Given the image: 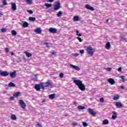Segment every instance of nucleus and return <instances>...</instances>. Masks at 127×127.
I'll list each match as a JSON object with an SVG mask.
<instances>
[{"label":"nucleus","instance_id":"49","mask_svg":"<svg viewBox=\"0 0 127 127\" xmlns=\"http://www.w3.org/2000/svg\"><path fill=\"white\" fill-rule=\"evenodd\" d=\"M14 100V96H11L10 97V101H13Z\"/></svg>","mask_w":127,"mask_h":127},{"label":"nucleus","instance_id":"59","mask_svg":"<svg viewBox=\"0 0 127 127\" xmlns=\"http://www.w3.org/2000/svg\"><path fill=\"white\" fill-rule=\"evenodd\" d=\"M124 41L125 42H127V39L125 38Z\"/></svg>","mask_w":127,"mask_h":127},{"label":"nucleus","instance_id":"27","mask_svg":"<svg viewBox=\"0 0 127 127\" xmlns=\"http://www.w3.org/2000/svg\"><path fill=\"white\" fill-rule=\"evenodd\" d=\"M28 25V23H27V22H24L23 24V27H27Z\"/></svg>","mask_w":127,"mask_h":127},{"label":"nucleus","instance_id":"26","mask_svg":"<svg viewBox=\"0 0 127 127\" xmlns=\"http://www.w3.org/2000/svg\"><path fill=\"white\" fill-rule=\"evenodd\" d=\"M45 6H46V7H47L48 8H49V7H51L52 6V4L46 3L45 4Z\"/></svg>","mask_w":127,"mask_h":127},{"label":"nucleus","instance_id":"64","mask_svg":"<svg viewBox=\"0 0 127 127\" xmlns=\"http://www.w3.org/2000/svg\"><path fill=\"white\" fill-rule=\"evenodd\" d=\"M106 22H109V19L106 20Z\"/></svg>","mask_w":127,"mask_h":127},{"label":"nucleus","instance_id":"8","mask_svg":"<svg viewBox=\"0 0 127 127\" xmlns=\"http://www.w3.org/2000/svg\"><path fill=\"white\" fill-rule=\"evenodd\" d=\"M19 105H20L22 109H25V107H26V105L25 104V103H24V101L22 100H19Z\"/></svg>","mask_w":127,"mask_h":127},{"label":"nucleus","instance_id":"40","mask_svg":"<svg viewBox=\"0 0 127 127\" xmlns=\"http://www.w3.org/2000/svg\"><path fill=\"white\" fill-rule=\"evenodd\" d=\"M112 120H116V119H117V116L116 115H112Z\"/></svg>","mask_w":127,"mask_h":127},{"label":"nucleus","instance_id":"25","mask_svg":"<svg viewBox=\"0 0 127 127\" xmlns=\"http://www.w3.org/2000/svg\"><path fill=\"white\" fill-rule=\"evenodd\" d=\"M45 45H46L47 47H51L52 44L51 43L46 42L44 43Z\"/></svg>","mask_w":127,"mask_h":127},{"label":"nucleus","instance_id":"37","mask_svg":"<svg viewBox=\"0 0 127 127\" xmlns=\"http://www.w3.org/2000/svg\"><path fill=\"white\" fill-rule=\"evenodd\" d=\"M77 39L79 40V42H82L83 41V40H82V39L79 37H77Z\"/></svg>","mask_w":127,"mask_h":127},{"label":"nucleus","instance_id":"50","mask_svg":"<svg viewBox=\"0 0 127 127\" xmlns=\"http://www.w3.org/2000/svg\"><path fill=\"white\" fill-rule=\"evenodd\" d=\"M47 2H53L54 0H47Z\"/></svg>","mask_w":127,"mask_h":127},{"label":"nucleus","instance_id":"12","mask_svg":"<svg viewBox=\"0 0 127 127\" xmlns=\"http://www.w3.org/2000/svg\"><path fill=\"white\" fill-rule=\"evenodd\" d=\"M49 31L51 32V33H56L57 32V30L55 29V28H50L49 30Z\"/></svg>","mask_w":127,"mask_h":127},{"label":"nucleus","instance_id":"3","mask_svg":"<svg viewBox=\"0 0 127 127\" xmlns=\"http://www.w3.org/2000/svg\"><path fill=\"white\" fill-rule=\"evenodd\" d=\"M86 51L89 55L93 56L94 55V52H95V49H93L91 46H88L87 47Z\"/></svg>","mask_w":127,"mask_h":127},{"label":"nucleus","instance_id":"41","mask_svg":"<svg viewBox=\"0 0 127 127\" xmlns=\"http://www.w3.org/2000/svg\"><path fill=\"white\" fill-rule=\"evenodd\" d=\"M27 3L30 4L32 1V0H26Z\"/></svg>","mask_w":127,"mask_h":127},{"label":"nucleus","instance_id":"42","mask_svg":"<svg viewBox=\"0 0 127 127\" xmlns=\"http://www.w3.org/2000/svg\"><path fill=\"white\" fill-rule=\"evenodd\" d=\"M27 12H29V13H30V14H32V13H33V11L31 10H28L27 11Z\"/></svg>","mask_w":127,"mask_h":127},{"label":"nucleus","instance_id":"63","mask_svg":"<svg viewBox=\"0 0 127 127\" xmlns=\"http://www.w3.org/2000/svg\"><path fill=\"white\" fill-rule=\"evenodd\" d=\"M0 7H3V6H2V5L0 4Z\"/></svg>","mask_w":127,"mask_h":127},{"label":"nucleus","instance_id":"19","mask_svg":"<svg viewBox=\"0 0 127 127\" xmlns=\"http://www.w3.org/2000/svg\"><path fill=\"white\" fill-rule=\"evenodd\" d=\"M19 95H20V92H15L13 94V97H14L15 98H17V97L19 96Z\"/></svg>","mask_w":127,"mask_h":127},{"label":"nucleus","instance_id":"45","mask_svg":"<svg viewBox=\"0 0 127 127\" xmlns=\"http://www.w3.org/2000/svg\"><path fill=\"white\" fill-rule=\"evenodd\" d=\"M104 99L103 98H101L100 99V102L101 103H104Z\"/></svg>","mask_w":127,"mask_h":127},{"label":"nucleus","instance_id":"5","mask_svg":"<svg viewBox=\"0 0 127 127\" xmlns=\"http://www.w3.org/2000/svg\"><path fill=\"white\" fill-rule=\"evenodd\" d=\"M0 75L1 77H7L9 75V73L7 71L0 70Z\"/></svg>","mask_w":127,"mask_h":127},{"label":"nucleus","instance_id":"54","mask_svg":"<svg viewBox=\"0 0 127 127\" xmlns=\"http://www.w3.org/2000/svg\"><path fill=\"white\" fill-rule=\"evenodd\" d=\"M73 56H74L75 57H77V56H79V54H74L73 55Z\"/></svg>","mask_w":127,"mask_h":127},{"label":"nucleus","instance_id":"44","mask_svg":"<svg viewBox=\"0 0 127 127\" xmlns=\"http://www.w3.org/2000/svg\"><path fill=\"white\" fill-rule=\"evenodd\" d=\"M121 78L122 79H123V82H125V81H126V78H125V76H121Z\"/></svg>","mask_w":127,"mask_h":127},{"label":"nucleus","instance_id":"32","mask_svg":"<svg viewBox=\"0 0 127 127\" xmlns=\"http://www.w3.org/2000/svg\"><path fill=\"white\" fill-rule=\"evenodd\" d=\"M11 33L12 35L15 36L16 35L17 33H16V31H15V30H12L11 31Z\"/></svg>","mask_w":127,"mask_h":127},{"label":"nucleus","instance_id":"60","mask_svg":"<svg viewBox=\"0 0 127 127\" xmlns=\"http://www.w3.org/2000/svg\"><path fill=\"white\" fill-rule=\"evenodd\" d=\"M73 104H74V105L75 106H76V105H77V102H74L73 103Z\"/></svg>","mask_w":127,"mask_h":127},{"label":"nucleus","instance_id":"7","mask_svg":"<svg viewBox=\"0 0 127 127\" xmlns=\"http://www.w3.org/2000/svg\"><path fill=\"white\" fill-rule=\"evenodd\" d=\"M88 112L89 115H91V116H93V117H95L96 116V112L94 111V110L89 108L88 109Z\"/></svg>","mask_w":127,"mask_h":127},{"label":"nucleus","instance_id":"6","mask_svg":"<svg viewBox=\"0 0 127 127\" xmlns=\"http://www.w3.org/2000/svg\"><path fill=\"white\" fill-rule=\"evenodd\" d=\"M42 82H40L39 84L35 85V89L36 91H40V89H42Z\"/></svg>","mask_w":127,"mask_h":127},{"label":"nucleus","instance_id":"21","mask_svg":"<svg viewBox=\"0 0 127 127\" xmlns=\"http://www.w3.org/2000/svg\"><path fill=\"white\" fill-rule=\"evenodd\" d=\"M36 18H35V17H29V20H30V21H35Z\"/></svg>","mask_w":127,"mask_h":127},{"label":"nucleus","instance_id":"14","mask_svg":"<svg viewBox=\"0 0 127 127\" xmlns=\"http://www.w3.org/2000/svg\"><path fill=\"white\" fill-rule=\"evenodd\" d=\"M116 106L117 107V108L121 109V108L123 107V105L121 102H116Z\"/></svg>","mask_w":127,"mask_h":127},{"label":"nucleus","instance_id":"62","mask_svg":"<svg viewBox=\"0 0 127 127\" xmlns=\"http://www.w3.org/2000/svg\"><path fill=\"white\" fill-rule=\"evenodd\" d=\"M76 32L77 34H78V33H79V31L76 30Z\"/></svg>","mask_w":127,"mask_h":127},{"label":"nucleus","instance_id":"29","mask_svg":"<svg viewBox=\"0 0 127 127\" xmlns=\"http://www.w3.org/2000/svg\"><path fill=\"white\" fill-rule=\"evenodd\" d=\"M25 53L26 56H27V57H28V58L31 57L32 55L30 53L26 52Z\"/></svg>","mask_w":127,"mask_h":127},{"label":"nucleus","instance_id":"24","mask_svg":"<svg viewBox=\"0 0 127 127\" xmlns=\"http://www.w3.org/2000/svg\"><path fill=\"white\" fill-rule=\"evenodd\" d=\"M109 124V121L108 120L105 119L103 121L102 125H108Z\"/></svg>","mask_w":127,"mask_h":127},{"label":"nucleus","instance_id":"30","mask_svg":"<svg viewBox=\"0 0 127 127\" xmlns=\"http://www.w3.org/2000/svg\"><path fill=\"white\" fill-rule=\"evenodd\" d=\"M74 21H78L79 20V17L77 16H75L73 17Z\"/></svg>","mask_w":127,"mask_h":127},{"label":"nucleus","instance_id":"52","mask_svg":"<svg viewBox=\"0 0 127 127\" xmlns=\"http://www.w3.org/2000/svg\"><path fill=\"white\" fill-rule=\"evenodd\" d=\"M121 38L124 40L126 38V36L125 35L121 36Z\"/></svg>","mask_w":127,"mask_h":127},{"label":"nucleus","instance_id":"51","mask_svg":"<svg viewBox=\"0 0 127 127\" xmlns=\"http://www.w3.org/2000/svg\"><path fill=\"white\" fill-rule=\"evenodd\" d=\"M56 54V52H55L54 51H53L51 53L52 55H55Z\"/></svg>","mask_w":127,"mask_h":127},{"label":"nucleus","instance_id":"10","mask_svg":"<svg viewBox=\"0 0 127 127\" xmlns=\"http://www.w3.org/2000/svg\"><path fill=\"white\" fill-rule=\"evenodd\" d=\"M11 9L13 11H15L16 10V4L14 2H12L11 3Z\"/></svg>","mask_w":127,"mask_h":127},{"label":"nucleus","instance_id":"16","mask_svg":"<svg viewBox=\"0 0 127 127\" xmlns=\"http://www.w3.org/2000/svg\"><path fill=\"white\" fill-rule=\"evenodd\" d=\"M105 48L108 50H109V49H110V48H111V44L110 43V42H108L106 43V44L105 45Z\"/></svg>","mask_w":127,"mask_h":127},{"label":"nucleus","instance_id":"48","mask_svg":"<svg viewBox=\"0 0 127 127\" xmlns=\"http://www.w3.org/2000/svg\"><path fill=\"white\" fill-rule=\"evenodd\" d=\"M72 126L73 127H76V126H77V123L74 122L72 123Z\"/></svg>","mask_w":127,"mask_h":127},{"label":"nucleus","instance_id":"31","mask_svg":"<svg viewBox=\"0 0 127 127\" xmlns=\"http://www.w3.org/2000/svg\"><path fill=\"white\" fill-rule=\"evenodd\" d=\"M119 98H120V96L117 95V96L114 97L113 100H114V101H118V100H119Z\"/></svg>","mask_w":127,"mask_h":127},{"label":"nucleus","instance_id":"18","mask_svg":"<svg viewBox=\"0 0 127 127\" xmlns=\"http://www.w3.org/2000/svg\"><path fill=\"white\" fill-rule=\"evenodd\" d=\"M55 96H56V94L55 93L51 94L49 95V98L51 99V100H53V99L55 98Z\"/></svg>","mask_w":127,"mask_h":127},{"label":"nucleus","instance_id":"35","mask_svg":"<svg viewBox=\"0 0 127 127\" xmlns=\"http://www.w3.org/2000/svg\"><path fill=\"white\" fill-rule=\"evenodd\" d=\"M1 32H6V29H5L4 28H2V29H1Z\"/></svg>","mask_w":127,"mask_h":127},{"label":"nucleus","instance_id":"23","mask_svg":"<svg viewBox=\"0 0 127 127\" xmlns=\"http://www.w3.org/2000/svg\"><path fill=\"white\" fill-rule=\"evenodd\" d=\"M11 119L13 121H15V120H16V116H15V115L12 114L11 116Z\"/></svg>","mask_w":127,"mask_h":127},{"label":"nucleus","instance_id":"57","mask_svg":"<svg viewBox=\"0 0 127 127\" xmlns=\"http://www.w3.org/2000/svg\"><path fill=\"white\" fill-rule=\"evenodd\" d=\"M121 88L123 90H124V89H125V86H121Z\"/></svg>","mask_w":127,"mask_h":127},{"label":"nucleus","instance_id":"20","mask_svg":"<svg viewBox=\"0 0 127 127\" xmlns=\"http://www.w3.org/2000/svg\"><path fill=\"white\" fill-rule=\"evenodd\" d=\"M62 14H63V13L62 12V11H60L57 14V16H58V17H60L62 16Z\"/></svg>","mask_w":127,"mask_h":127},{"label":"nucleus","instance_id":"47","mask_svg":"<svg viewBox=\"0 0 127 127\" xmlns=\"http://www.w3.org/2000/svg\"><path fill=\"white\" fill-rule=\"evenodd\" d=\"M79 53H80V54H84V50H79Z\"/></svg>","mask_w":127,"mask_h":127},{"label":"nucleus","instance_id":"2","mask_svg":"<svg viewBox=\"0 0 127 127\" xmlns=\"http://www.w3.org/2000/svg\"><path fill=\"white\" fill-rule=\"evenodd\" d=\"M42 87V90H44L45 88H47V87H50V88H52L53 86V83L51 80H48L46 83L42 82V84L41 85Z\"/></svg>","mask_w":127,"mask_h":127},{"label":"nucleus","instance_id":"58","mask_svg":"<svg viewBox=\"0 0 127 127\" xmlns=\"http://www.w3.org/2000/svg\"><path fill=\"white\" fill-rule=\"evenodd\" d=\"M2 15H3L2 13H0V17H1Z\"/></svg>","mask_w":127,"mask_h":127},{"label":"nucleus","instance_id":"39","mask_svg":"<svg viewBox=\"0 0 127 127\" xmlns=\"http://www.w3.org/2000/svg\"><path fill=\"white\" fill-rule=\"evenodd\" d=\"M33 81H37V76L36 75H35L34 77H33Z\"/></svg>","mask_w":127,"mask_h":127},{"label":"nucleus","instance_id":"1","mask_svg":"<svg viewBox=\"0 0 127 127\" xmlns=\"http://www.w3.org/2000/svg\"><path fill=\"white\" fill-rule=\"evenodd\" d=\"M73 83L77 86L78 88H79V90L81 91H85L86 90V86H85V85L83 84V82L82 81L80 80H76L74 79L73 80Z\"/></svg>","mask_w":127,"mask_h":127},{"label":"nucleus","instance_id":"13","mask_svg":"<svg viewBox=\"0 0 127 127\" xmlns=\"http://www.w3.org/2000/svg\"><path fill=\"white\" fill-rule=\"evenodd\" d=\"M108 82H109V83H110V84H111V85H114V84H115V80H114V79L113 78H109L107 80Z\"/></svg>","mask_w":127,"mask_h":127},{"label":"nucleus","instance_id":"9","mask_svg":"<svg viewBox=\"0 0 127 127\" xmlns=\"http://www.w3.org/2000/svg\"><path fill=\"white\" fill-rule=\"evenodd\" d=\"M9 75L12 79H13V78H15L16 77V70H14L13 72H11V73H9Z\"/></svg>","mask_w":127,"mask_h":127},{"label":"nucleus","instance_id":"36","mask_svg":"<svg viewBox=\"0 0 127 127\" xmlns=\"http://www.w3.org/2000/svg\"><path fill=\"white\" fill-rule=\"evenodd\" d=\"M59 76L60 78H63L64 77V74L63 73H60Z\"/></svg>","mask_w":127,"mask_h":127},{"label":"nucleus","instance_id":"53","mask_svg":"<svg viewBox=\"0 0 127 127\" xmlns=\"http://www.w3.org/2000/svg\"><path fill=\"white\" fill-rule=\"evenodd\" d=\"M118 70L119 71V72H122V67H120Z\"/></svg>","mask_w":127,"mask_h":127},{"label":"nucleus","instance_id":"4","mask_svg":"<svg viewBox=\"0 0 127 127\" xmlns=\"http://www.w3.org/2000/svg\"><path fill=\"white\" fill-rule=\"evenodd\" d=\"M61 7V5L60 4V1H57L56 2V4L54 5V9L55 11L58 10V9H60V7Z\"/></svg>","mask_w":127,"mask_h":127},{"label":"nucleus","instance_id":"43","mask_svg":"<svg viewBox=\"0 0 127 127\" xmlns=\"http://www.w3.org/2000/svg\"><path fill=\"white\" fill-rule=\"evenodd\" d=\"M5 51L6 53H7L8 52H9V49L8 48H6L5 49Z\"/></svg>","mask_w":127,"mask_h":127},{"label":"nucleus","instance_id":"61","mask_svg":"<svg viewBox=\"0 0 127 127\" xmlns=\"http://www.w3.org/2000/svg\"><path fill=\"white\" fill-rule=\"evenodd\" d=\"M11 55H14V53H13V52H12L11 53Z\"/></svg>","mask_w":127,"mask_h":127},{"label":"nucleus","instance_id":"22","mask_svg":"<svg viewBox=\"0 0 127 127\" xmlns=\"http://www.w3.org/2000/svg\"><path fill=\"white\" fill-rule=\"evenodd\" d=\"M8 86L10 87L11 88V87H15V84H14V83H12V82H10Z\"/></svg>","mask_w":127,"mask_h":127},{"label":"nucleus","instance_id":"55","mask_svg":"<svg viewBox=\"0 0 127 127\" xmlns=\"http://www.w3.org/2000/svg\"><path fill=\"white\" fill-rule=\"evenodd\" d=\"M113 115H115V116H117V115H118L117 112H116L115 111H113Z\"/></svg>","mask_w":127,"mask_h":127},{"label":"nucleus","instance_id":"15","mask_svg":"<svg viewBox=\"0 0 127 127\" xmlns=\"http://www.w3.org/2000/svg\"><path fill=\"white\" fill-rule=\"evenodd\" d=\"M34 31L36 32V33L40 34L41 33V29H40V28H37L34 30Z\"/></svg>","mask_w":127,"mask_h":127},{"label":"nucleus","instance_id":"33","mask_svg":"<svg viewBox=\"0 0 127 127\" xmlns=\"http://www.w3.org/2000/svg\"><path fill=\"white\" fill-rule=\"evenodd\" d=\"M3 5H6L7 4V2H6V0H3Z\"/></svg>","mask_w":127,"mask_h":127},{"label":"nucleus","instance_id":"11","mask_svg":"<svg viewBox=\"0 0 127 127\" xmlns=\"http://www.w3.org/2000/svg\"><path fill=\"white\" fill-rule=\"evenodd\" d=\"M85 8H87V9H89V10H92V11L95 10V9H94V7L90 6L89 4H85Z\"/></svg>","mask_w":127,"mask_h":127},{"label":"nucleus","instance_id":"56","mask_svg":"<svg viewBox=\"0 0 127 127\" xmlns=\"http://www.w3.org/2000/svg\"><path fill=\"white\" fill-rule=\"evenodd\" d=\"M76 35L77 36H82V34H76Z\"/></svg>","mask_w":127,"mask_h":127},{"label":"nucleus","instance_id":"46","mask_svg":"<svg viewBox=\"0 0 127 127\" xmlns=\"http://www.w3.org/2000/svg\"><path fill=\"white\" fill-rule=\"evenodd\" d=\"M107 71H108L109 72L111 71L112 70V68L111 67H107L106 68Z\"/></svg>","mask_w":127,"mask_h":127},{"label":"nucleus","instance_id":"28","mask_svg":"<svg viewBox=\"0 0 127 127\" xmlns=\"http://www.w3.org/2000/svg\"><path fill=\"white\" fill-rule=\"evenodd\" d=\"M77 109H78V110H84L85 107L82 106H81V105H79V106L77 107Z\"/></svg>","mask_w":127,"mask_h":127},{"label":"nucleus","instance_id":"34","mask_svg":"<svg viewBox=\"0 0 127 127\" xmlns=\"http://www.w3.org/2000/svg\"><path fill=\"white\" fill-rule=\"evenodd\" d=\"M82 125L84 127H88V124H87L86 122H83Z\"/></svg>","mask_w":127,"mask_h":127},{"label":"nucleus","instance_id":"17","mask_svg":"<svg viewBox=\"0 0 127 127\" xmlns=\"http://www.w3.org/2000/svg\"><path fill=\"white\" fill-rule=\"evenodd\" d=\"M70 67L73 68V69H75V70H80V68L78 67L77 66L74 65L73 64H70Z\"/></svg>","mask_w":127,"mask_h":127},{"label":"nucleus","instance_id":"38","mask_svg":"<svg viewBox=\"0 0 127 127\" xmlns=\"http://www.w3.org/2000/svg\"><path fill=\"white\" fill-rule=\"evenodd\" d=\"M36 127H42V125H41V124H37L36 125Z\"/></svg>","mask_w":127,"mask_h":127}]
</instances>
